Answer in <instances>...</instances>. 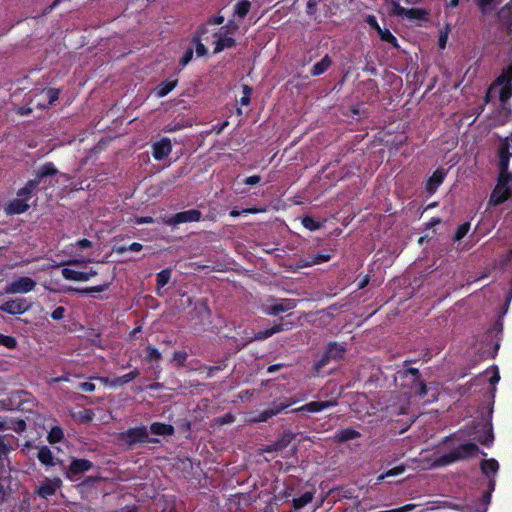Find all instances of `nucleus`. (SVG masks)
I'll return each mask as SVG.
<instances>
[{
    "label": "nucleus",
    "mask_w": 512,
    "mask_h": 512,
    "mask_svg": "<svg viewBox=\"0 0 512 512\" xmlns=\"http://www.w3.org/2000/svg\"><path fill=\"white\" fill-rule=\"evenodd\" d=\"M478 452V447L474 443H465L463 445H460L456 449H454L449 454L443 455L439 458H437L433 463L432 466L434 467H440V466H446L448 464H451L458 460L467 459L469 457H472Z\"/></svg>",
    "instance_id": "obj_2"
},
{
    "label": "nucleus",
    "mask_w": 512,
    "mask_h": 512,
    "mask_svg": "<svg viewBox=\"0 0 512 512\" xmlns=\"http://www.w3.org/2000/svg\"><path fill=\"white\" fill-rule=\"evenodd\" d=\"M313 496H314L313 491H306L300 497L293 499V507L295 509L303 508L304 506H306L307 504H309L312 501Z\"/></svg>",
    "instance_id": "obj_30"
},
{
    "label": "nucleus",
    "mask_w": 512,
    "mask_h": 512,
    "mask_svg": "<svg viewBox=\"0 0 512 512\" xmlns=\"http://www.w3.org/2000/svg\"><path fill=\"white\" fill-rule=\"evenodd\" d=\"M139 374H140L139 370L137 368H134L129 373L113 379L111 382V387H118V386L127 384V383L131 382L132 380H134L135 378H137L139 376Z\"/></svg>",
    "instance_id": "obj_27"
},
{
    "label": "nucleus",
    "mask_w": 512,
    "mask_h": 512,
    "mask_svg": "<svg viewBox=\"0 0 512 512\" xmlns=\"http://www.w3.org/2000/svg\"><path fill=\"white\" fill-rule=\"evenodd\" d=\"M201 218V212L196 209H191L183 212H179L170 217L166 223L171 226H175L181 223L199 221Z\"/></svg>",
    "instance_id": "obj_11"
},
{
    "label": "nucleus",
    "mask_w": 512,
    "mask_h": 512,
    "mask_svg": "<svg viewBox=\"0 0 512 512\" xmlns=\"http://www.w3.org/2000/svg\"><path fill=\"white\" fill-rule=\"evenodd\" d=\"M261 181V177L259 175L249 176L244 180L246 185H256Z\"/></svg>",
    "instance_id": "obj_55"
},
{
    "label": "nucleus",
    "mask_w": 512,
    "mask_h": 512,
    "mask_svg": "<svg viewBox=\"0 0 512 512\" xmlns=\"http://www.w3.org/2000/svg\"><path fill=\"white\" fill-rule=\"evenodd\" d=\"M214 53L217 54L226 48H231L235 45V40L229 36L227 28H220L218 32L214 33Z\"/></svg>",
    "instance_id": "obj_10"
},
{
    "label": "nucleus",
    "mask_w": 512,
    "mask_h": 512,
    "mask_svg": "<svg viewBox=\"0 0 512 512\" xmlns=\"http://www.w3.org/2000/svg\"><path fill=\"white\" fill-rule=\"evenodd\" d=\"M288 405H281L277 408H271V409H267V410H264L263 412H261L258 416L256 417H252L250 418V421L251 422H265L267 421L269 418H271L272 416H275L277 415L278 413H280L283 409H285Z\"/></svg>",
    "instance_id": "obj_24"
},
{
    "label": "nucleus",
    "mask_w": 512,
    "mask_h": 512,
    "mask_svg": "<svg viewBox=\"0 0 512 512\" xmlns=\"http://www.w3.org/2000/svg\"><path fill=\"white\" fill-rule=\"evenodd\" d=\"M505 77V81H509L511 82L512 80V65H510L506 70L505 72L503 73V75Z\"/></svg>",
    "instance_id": "obj_63"
},
{
    "label": "nucleus",
    "mask_w": 512,
    "mask_h": 512,
    "mask_svg": "<svg viewBox=\"0 0 512 512\" xmlns=\"http://www.w3.org/2000/svg\"><path fill=\"white\" fill-rule=\"evenodd\" d=\"M153 222H154L153 218L149 217V216H147V217H136L135 218V223L136 224H151Z\"/></svg>",
    "instance_id": "obj_57"
},
{
    "label": "nucleus",
    "mask_w": 512,
    "mask_h": 512,
    "mask_svg": "<svg viewBox=\"0 0 512 512\" xmlns=\"http://www.w3.org/2000/svg\"><path fill=\"white\" fill-rule=\"evenodd\" d=\"M36 281L30 277L22 276L7 283L4 291L6 294H26L33 291Z\"/></svg>",
    "instance_id": "obj_5"
},
{
    "label": "nucleus",
    "mask_w": 512,
    "mask_h": 512,
    "mask_svg": "<svg viewBox=\"0 0 512 512\" xmlns=\"http://www.w3.org/2000/svg\"><path fill=\"white\" fill-rule=\"evenodd\" d=\"M76 245L81 249H85L91 247L92 243L88 239H81L76 243Z\"/></svg>",
    "instance_id": "obj_60"
},
{
    "label": "nucleus",
    "mask_w": 512,
    "mask_h": 512,
    "mask_svg": "<svg viewBox=\"0 0 512 512\" xmlns=\"http://www.w3.org/2000/svg\"><path fill=\"white\" fill-rule=\"evenodd\" d=\"M57 173V169L52 163L44 164L38 171L36 177L31 181H37V187L42 183L43 179L47 176L54 175Z\"/></svg>",
    "instance_id": "obj_22"
},
{
    "label": "nucleus",
    "mask_w": 512,
    "mask_h": 512,
    "mask_svg": "<svg viewBox=\"0 0 512 512\" xmlns=\"http://www.w3.org/2000/svg\"><path fill=\"white\" fill-rule=\"evenodd\" d=\"M0 345L8 349H14L17 346V341L12 336L0 334Z\"/></svg>",
    "instance_id": "obj_41"
},
{
    "label": "nucleus",
    "mask_w": 512,
    "mask_h": 512,
    "mask_svg": "<svg viewBox=\"0 0 512 512\" xmlns=\"http://www.w3.org/2000/svg\"><path fill=\"white\" fill-rule=\"evenodd\" d=\"M37 191V181H28L26 185L17 192V197L10 201L4 208L8 215L21 214L28 210L29 200Z\"/></svg>",
    "instance_id": "obj_1"
},
{
    "label": "nucleus",
    "mask_w": 512,
    "mask_h": 512,
    "mask_svg": "<svg viewBox=\"0 0 512 512\" xmlns=\"http://www.w3.org/2000/svg\"><path fill=\"white\" fill-rule=\"evenodd\" d=\"M495 0H477V4L483 14L488 13L492 9V4Z\"/></svg>",
    "instance_id": "obj_48"
},
{
    "label": "nucleus",
    "mask_w": 512,
    "mask_h": 512,
    "mask_svg": "<svg viewBox=\"0 0 512 512\" xmlns=\"http://www.w3.org/2000/svg\"><path fill=\"white\" fill-rule=\"evenodd\" d=\"M79 388L84 392H93L95 390V385L91 382H83L79 385Z\"/></svg>",
    "instance_id": "obj_56"
},
{
    "label": "nucleus",
    "mask_w": 512,
    "mask_h": 512,
    "mask_svg": "<svg viewBox=\"0 0 512 512\" xmlns=\"http://www.w3.org/2000/svg\"><path fill=\"white\" fill-rule=\"evenodd\" d=\"M59 97L58 89H46L42 90L38 95H36L31 101L38 108L44 109L48 106L52 105Z\"/></svg>",
    "instance_id": "obj_9"
},
{
    "label": "nucleus",
    "mask_w": 512,
    "mask_h": 512,
    "mask_svg": "<svg viewBox=\"0 0 512 512\" xmlns=\"http://www.w3.org/2000/svg\"><path fill=\"white\" fill-rule=\"evenodd\" d=\"M37 458L45 466L55 465L53 454L47 446H42L39 448Z\"/></svg>",
    "instance_id": "obj_25"
},
{
    "label": "nucleus",
    "mask_w": 512,
    "mask_h": 512,
    "mask_svg": "<svg viewBox=\"0 0 512 512\" xmlns=\"http://www.w3.org/2000/svg\"><path fill=\"white\" fill-rule=\"evenodd\" d=\"M470 229V224L469 223H464L462 225H460L455 233V240L459 241L461 240L469 231Z\"/></svg>",
    "instance_id": "obj_46"
},
{
    "label": "nucleus",
    "mask_w": 512,
    "mask_h": 512,
    "mask_svg": "<svg viewBox=\"0 0 512 512\" xmlns=\"http://www.w3.org/2000/svg\"><path fill=\"white\" fill-rule=\"evenodd\" d=\"M106 287H107V285H99V286H94V287L85 288V289H81V290L70 287L67 290L81 292V293H92V292H102L106 289Z\"/></svg>",
    "instance_id": "obj_44"
},
{
    "label": "nucleus",
    "mask_w": 512,
    "mask_h": 512,
    "mask_svg": "<svg viewBox=\"0 0 512 512\" xmlns=\"http://www.w3.org/2000/svg\"><path fill=\"white\" fill-rule=\"evenodd\" d=\"M417 386L419 395L424 396L427 393L426 385L423 382H419Z\"/></svg>",
    "instance_id": "obj_64"
},
{
    "label": "nucleus",
    "mask_w": 512,
    "mask_h": 512,
    "mask_svg": "<svg viewBox=\"0 0 512 512\" xmlns=\"http://www.w3.org/2000/svg\"><path fill=\"white\" fill-rule=\"evenodd\" d=\"M187 358V354L185 352L176 351L173 354V360L177 361L179 364H183Z\"/></svg>",
    "instance_id": "obj_54"
},
{
    "label": "nucleus",
    "mask_w": 512,
    "mask_h": 512,
    "mask_svg": "<svg viewBox=\"0 0 512 512\" xmlns=\"http://www.w3.org/2000/svg\"><path fill=\"white\" fill-rule=\"evenodd\" d=\"M93 464L89 460L86 459H73L66 475L68 478L72 479L74 475L89 471L92 468Z\"/></svg>",
    "instance_id": "obj_16"
},
{
    "label": "nucleus",
    "mask_w": 512,
    "mask_h": 512,
    "mask_svg": "<svg viewBox=\"0 0 512 512\" xmlns=\"http://www.w3.org/2000/svg\"><path fill=\"white\" fill-rule=\"evenodd\" d=\"M142 248H143L142 244L137 243V242H134L128 246L129 251H132V252H139L142 250Z\"/></svg>",
    "instance_id": "obj_61"
},
{
    "label": "nucleus",
    "mask_w": 512,
    "mask_h": 512,
    "mask_svg": "<svg viewBox=\"0 0 512 512\" xmlns=\"http://www.w3.org/2000/svg\"><path fill=\"white\" fill-rule=\"evenodd\" d=\"M360 437V433L352 428H345L337 432L334 440L337 442H346Z\"/></svg>",
    "instance_id": "obj_26"
},
{
    "label": "nucleus",
    "mask_w": 512,
    "mask_h": 512,
    "mask_svg": "<svg viewBox=\"0 0 512 512\" xmlns=\"http://www.w3.org/2000/svg\"><path fill=\"white\" fill-rule=\"evenodd\" d=\"M62 486V480L59 477H44L35 487L34 493L43 499L54 496Z\"/></svg>",
    "instance_id": "obj_4"
},
{
    "label": "nucleus",
    "mask_w": 512,
    "mask_h": 512,
    "mask_svg": "<svg viewBox=\"0 0 512 512\" xmlns=\"http://www.w3.org/2000/svg\"><path fill=\"white\" fill-rule=\"evenodd\" d=\"M493 439L494 437L491 426H485L484 433L477 437V441L482 445H490Z\"/></svg>",
    "instance_id": "obj_39"
},
{
    "label": "nucleus",
    "mask_w": 512,
    "mask_h": 512,
    "mask_svg": "<svg viewBox=\"0 0 512 512\" xmlns=\"http://www.w3.org/2000/svg\"><path fill=\"white\" fill-rule=\"evenodd\" d=\"M331 65V59L329 56H324L319 62L313 65L311 74L313 76H319L323 74Z\"/></svg>",
    "instance_id": "obj_28"
},
{
    "label": "nucleus",
    "mask_w": 512,
    "mask_h": 512,
    "mask_svg": "<svg viewBox=\"0 0 512 512\" xmlns=\"http://www.w3.org/2000/svg\"><path fill=\"white\" fill-rule=\"evenodd\" d=\"M177 84V81H165L160 83L155 88V94L157 97L161 98L166 96L169 92H171Z\"/></svg>",
    "instance_id": "obj_29"
},
{
    "label": "nucleus",
    "mask_w": 512,
    "mask_h": 512,
    "mask_svg": "<svg viewBox=\"0 0 512 512\" xmlns=\"http://www.w3.org/2000/svg\"><path fill=\"white\" fill-rule=\"evenodd\" d=\"M120 438L129 445L145 442L148 439V430L145 426L131 428L121 433Z\"/></svg>",
    "instance_id": "obj_8"
},
{
    "label": "nucleus",
    "mask_w": 512,
    "mask_h": 512,
    "mask_svg": "<svg viewBox=\"0 0 512 512\" xmlns=\"http://www.w3.org/2000/svg\"><path fill=\"white\" fill-rule=\"evenodd\" d=\"M449 32H450V30H449L448 26H446V28L440 32L439 40H438V45H439L440 49H444L446 47Z\"/></svg>",
    "instance_id": "obj_47"
},
{
    "label": "nucleus",
    "mask_w": 512,
    "mask_h": 512,
    "mask_svg": "<svg viewBox=\"0 0 512 512\" xmlns=\"http://www.w3.org/2000/svg\"><path fill=\"white\" fill-rule=\"evenodd\" d=\"M499 469V464L495 459L484 460L481 463V470L484 474L488 475L490 472L496 473Z\"/></svg>",
    "instance_id": "obj_35"
},
{
    "label": "nucleus",
    "mask_w": 512,
    "mask_h": 512,
    "mask_svg": "<svg viewBox=\"0 0 512 512\" xmlns=\"http://www.w3.org/2000/svg\"><path fill=\"white\" fill-rule=\"evenodd\" d=\"M497 93L501 102H505L512 96V86L509 81H505L504 76H500L497 81L489 88L487 97Z\"/></svg>",
    "instance_id": "obj_7"
},
{
    "label": "nucleus",
    "mask_w": 512,
    "mask_h": 512,
    "mask_svg": "<svg viewBox=\"0 0 512 512\" xmlns=\"http://www.w3.org/2000/svg\"><path fill=\"white\" fill-rule=\"evenodd\" d=\"M329 259H330V255L318 253V254L309 256L308 258L302 260V262H303L304 266H313V265L327 262Z\"/></svg>",
    "instance_id": "obj_31"
},
{
    "label": "nucleus",
    "mask_w": 512,
    "mask_h": 512,
    "mask_svg": "<svg viewBox=\"0 0 512 512\" xmlns=\"http://www.w3.org/2000/svg\"><path fill=\"white\" fill-rule=\"evenodd\" d=\"M295 307V302L294 300H291V299H283L275 304H271V305H266L264 308H263V311L267 314V315H272V316H275V315H278L280 313H283V312H286V311H289L291 309H293Z\"/></svg>",
    "instance_id": "obj_14"
},
{
    "label": "nucleus",
    "mask_w": 512,
    "mask_h": 512,
    "mask_svg": "<svg viewBox=\"0 0 512 512\" xmlns=\"http://www.w3.org/2000/svg\"><path fill=\"white\" fill-rule=\"evenodd\" d=\"M193 57V50L191 48L187 49L184 53V55L182 56L181 60H180V64L182 66H186L192 59Z\"/></svg>",
    "instance_id": "obj_52"
},
{
    "label": "nucleus",
    "mask_w": 512,
    "mask_h": 512,
    "mask_svg": "<svg viewBox=\"0 0 512 512\" xmlns=\"http://www.w3.org/2000/svg\"><path fill=\"white\" fill-rule=\"evenodd\" d=\"M406 10L407 9L402 7L399 3H397V2L392 3V13L394 15L404 17Z\"/></svg>",
    "instance_id": "obj_51"
},
{
    "label": "nucleus",
    "mask_w": 512,
    "mask_h": 512,
    "mask_svg": "<svg viewBox=\"0 0 512 512\" xmlns=\"http://www.w3.org/2000/svg\"><path fill=\"white\" fill-rule=\"evenodd\" d=\"M150 430L155 435L170 436L174 433V427L169 424L155 422L150 426Z\"/></svg>",
    "instance_id": "obj_23"
},
{
    "label": "nucleus",
    "mask_w": 512,
    "mask_h": 512,
    "mask_svg": "<svg viewBox=\"0 0 512 512\" xmlns=\"http://www.w3.org/2000/svg\"><path fill=\"white\" fill-rule=\"evenodd\" d=\"M345 347L343 345L337 343H331L328 345L324 355L322 358L315 363L314 369L316 372H319L322 368H324L331 361H337L344 356Z\"/></svg>",
    "instance_id": "obj_6"
},
{
    "label": "nucleus",
    "mask_w": 512,
    "mask_h": 512,
    "mask_svg": "<svg viewBox=\"0 0 512 512\" xmlns=\"http://www.w3.org/2000/svg\"><path fill=\"white\" fill-rule=\"evenodd\" d=\"M208 32V28L207 26H202L199 31L197 32V36L196 38L194 39V41L196 42V54L197 56L201 57V56H204L206 55L207 53V48L205 47V45L201 42L202 40H205L207 41L208 40V37L205 36V34Z\"/></svg>",
    "instance_id": "obj_21"
},
{
    "label": "nucleus",
    "mask_w": 512,
    "mask_h": 512,
    "mask_svg": "<svg viewBox=\"0 0 512 512\" xmlns=\"http://www.w3.org/2000/svg\"><path fill=\"white\" fill-rule=\"evenodd\" d=\"M93 413L90 410H85L83 415L81 416V420L83 422H88L92 420Z\"/></svg>",
    "instance_id": "obj_62"
},
{
    "label": "nucleus",
    "mask_w": 512,
    "mask_h": 512,
    "mask_svg": "<svg viewBox=\"0 0 512 512\" xmlns=\"http://www.w3.org/2000/svg\"><path fill=\"white\" fill-rule=\"evenodd\" d=\"M445 175L446 173L443 169H438L428 179L426 183V189L430 194L434 193L437 190L439 185L443 182Z\"/></svg>",
    "instance_id": "obj_19"
},
{
    "label": "nucleus",
    "mask_w": 512,
    "mask_h": 512,
    "mask_svg": "<svg viewBox=\"0 0 512 512\" xmlns=\"http://www.w3.org/2000/svg\"><path fill=\"white\" fill-rule=\"evenodd\" d=\"M64 314H65V308L64 307H57L52 313H51V317L52 319L54 320H61L63 319L64 317Z\"/></svg>",
    "instance_id": "obj_53"
},
{
    "label": "nucleus",
    "mask_w": 512,
    "mask_h": 512,
    "mask_svg": "<svg viewBox=\"0 0 512 512\" xmlns=\"http://www.w3.org/2000/svg\"><path fill=\"white\" fill-rule=\"evenodd\" d=\"M223 21H224V17H223V16L218 15V16H215V17H213V18L209 19L208 24H206L205 26H207V27H208V25H209V24H212V25H220V24H222V23H223Z\"/></svg>",
    "instance_id": "obj_58"
},
{
    "label": "nucleus",
    "mask_w": 512,
    "mask_h": 512,
    "mask_svg": "<svg viewBox=\"0 0 512 512\" xmlns=\"http://www.w3.org/2000/svg\"><path fill=\"white\" fill-rule=\"evenodd\" d=\"M499 17L503 22L512 24V0L500 10Z\"/></svg>",
    "instance_id": "obj_37"
},
{
    "label": "nucleus",
    "mask_w": 512,
    "mask_h": 512,
    "mask_svg": "<svg viewBox=\"0 0 512 512\" xmlns=\"http://www.w3.org/2000/svg\"><path fill=\"white\" fill-rule=\"evenodd\" d=\"M316 10V0H309L307 2V13L312 15Z\"/></svg>",
    "instance_id": "obj_59"
},
{
    "label": "nucleus",
    "mask_w": 512,
    "mask_h": 512,
    "mask_svg": "<svg viewBox=\"0 0 512 512\" xmlns=\"http://www.w3.org/2000/svg\"><path fill=\"white\" fill-rule=\"evenodd\" d=\"M512 157V148L509 138H505L499 148V170L500 173L511 174L508 171L509 158Z\"/></svg>",
    "instance_id": "obj_12"
},
{
    "label": "nucleus",
    "mask_w": 512,
    "mask_h": 512,
    "mask_svg": "<svg viewBox=\"0 0 512 512\" xmlns=\"http://www.w3.org/2000/svg\"><path fill=\"white\" fill-rule=\"evenodd\" d=\"M106 287H107V285H99V286H94V287L85 288V289H81V290L70 287L67 290L81 292V293H92V292H102L106 289Z\"/></svg>",
    "instance_id": "obj_45"
},
{
    "label": "nucleus",
    "mask_w": 512,
    "mask_h": 512,
    "mask_svg": "<svg viewBox=\"0 0 512 512\" xmlns=\"http://www.w3.org/2000/svg\"><path fill=\"white\" fill-rule=\"evenodd\" d=\"M426 16L427 12L419 8L407 9L404 15V17H406L409 20H425Z\"/></svg>",
    "instance_id": "obj_33"
},
{
    "label": "nucleus",
    "mask_w": 512,
    "mask_h": 512,
    "mask_svg": "<svg viewBox=\"0 0 512 512\" xmlns=\"http://www.w3.org/2000/svg\"><path fill=\"white\" fill-rule=\"evenodd\" d=\"M294 439V434L291 432L284 433L282 437L273 445V450H281L287 447Z\"/></svg>",
    "instance_id": "obj_36"
},
{
    "label": "nucleus",
    "mask_w": 512,
    "mask_h": 512,
    "mask_svg": "<svg viewBox=\"0 0 512 512\" xmlns=\"http://www.w3.org/2000/svg\"><path fill=\"white\" fill-rule=\"evenodd\" d=\"M250 10V3L248 1H241L235 5V13L239 17H244Z\"/></svg>",
    "instance_id": "obj_40"
},
{
    "label": "nucleus",
    "mask_w": 512,
    "mask_h": 512,
    "mask_svg": "<svg viewBox=\"0 0 512 512\" xmlns=\"http://www.w3.org/2000/svg\"><path fill=\"white\" fill-rule=\"evenodd\" d=\"M0 310L8 314L16 315L25 312L27 310V306L25 300L13 299L0 305Z\"/></svg>",
    "instance_id": "obj_18"
},
{
    "label": "nucleus",
    "mask_w": 512,
    "mask_h": 512,
    "mask_svg": "<svg viewBox=\"0 0 512 512\" xmlns=\"http://www.w3.org/2000/svg\"><path fill=\"white\" fill-rule=\"evenodd\" d=\"M302 224L306 229L310 231H315L320 228V224L310 217L303 218Z\"/></svg>",
    "instance_id": "obj_43"
},
{
    "label": "nucleus",
    "mask_w": 512,
    "mask_h": 512,
    "mask_svg": "<svg viewBox=\"0 0 512 512\" xmlns=\"http://www.w3.org/2000/svg\"><path fill=\"white\" fill-rule=\"evenodd\" d=\"M171 279V270L164 269L157 274V285L156 290L157 293L160 294V290L170 281Z\"/></svg>",
    "instance_id": "obj_32"
},
{
    "label": "nucleus",
    "mask_w": 512,
    "mask_h": 512,
    "mask_svg": "<svg viewBox=\"0 0 512 512\" xmlns=\"http://www.w3.org/2000/svg\"><path fill=\"white\" fill-rule=\"evenodd\" d=\"M172 151V145L169 138H162L153 145V157L156 160H163Z\"/></svg>",
    "instance_id": "obj_17"
},
{
    "label": "nucleus",
    "mask_w": 512,
    "mask_h": 512,
    "mask_svg": "<svg viewBox=\"0 0 512 512\" xmlns=\"http://www.w3.org/2000/svg\"><path fill=\"white\" fill-rule=\"evenodd\" d=\"M147 360L149 361H159L161 359V353L153 346H147Z\"/></svg>",
    "instance_id": "obj_42"
},
{
    "label": "nucleus",
    "mask_w": 512,
    "mask_h": 512,
    "mask_svg": "<svg viewBox=\"0 0 512 512\" xmlns=\"http://www.w3.org/2000/svg\"><path fill=\"white\" fill-rule=\"evenodd\" d=\"M64 436L63 430L59 426L53 427L48 434V441L50 444L58 443Z\"/></svg>",
    "instance_id": "obj_38"
},
{
    "label": "nucleus",
    "mask_w": 512,
    "mask_h": 512,
    "mask_svg": "<svg viewBox=\"0 0 512 512\" xmlns=\"http://www.w3.org/2000/svg\"><path fill=\"white\" fill-rule=\"evenodd\" d=\"M337 405V402L335 400H329V401H313L310 403H307L297 409H295V412H308V413H316L320 412L322 410L334 407Z\"/></svg>",
    "instance_id": "obj_15"
},
{
    "label": "nucleus",
    "mask_w": 512,
    "mask_h": 512,
    "mask_svg": "<svg viewBox=\"0 0 512 512\" xmlns=\"http://www.w3.org/2000/svg\"><path fill=\"white\" fill-rule=\"evenodd\" d=\"M289 327L287 326V324H276L274 325L273 327L269 328V329H265V330H262V331H259L257 332L253 339L254 340H258V341H262V340H265L269 337H271L272 335L276 334V333H279V332H282V331H285V330H288Z\"/></svg>",
    "instance_id": "obj_20"
},
{
    "label": "nucleus",
    "mask_w": 512,
    "mask_h": 512,
    "mask_svg": "<svg viewBox=\"0 0 512 512\" xmlns=\"http://www.w3.org/2000/svg\"><path fill=\"white\" fill-rule=\"evenodd\" d=\"M377 33L382 41L388 42L394 47L398 46L396 37L388 29H382L380 26H377Z\"/></svg>",
    "instance_id": "obj_34"
},
{
    "label": "nucleus",
    "mask_w": 512,
    "mask_h": 512,
    "mask_svg": "<svg viewBox=\"0 0 512 512\" xmlns=\"http://www.w3.org/2000/svg\"><path fill=\"white\" fill-rule=\"evenodd\" d=\"M512 198V174L499 173L498 183L491 193L489 205H499Z\"/></svg>",
    "instance_id": "obj_3"
},
{
    "label": "nucleus",
    "mask_w": 512,
    "mask_h": 512,
    "mask_svg": "<svg viewBox=\"0 0 512 512\" xmlns=\"http://www.w3.org/2000/svg\"><path fill=\"white\" fill-rule=\"evenodd\" d=\"M97 275V271L90 268L88 271L82 272L70 268L62 269V276L67 280L85 282Z\"/></svg>",
    "instance_id": "obj_13"
},
{
    "label": "nucleus",
    "mask_w": 512,
    "mask_h": 512,
    "mask_svg": "<svg viewBox=\"0 0 512 512\" xmlns=\"http://www.w3.org/2000/svg\"><path fill=\"white\" fill-rule=\"evenodd\" d=\"M251 88L247 85L243 86V96L240 99L242 105H248L250 103Z\"/></svg>",
    "instance_id": "obj_49"
},
{
    "label": "nucleus",
    "mask_w": 512,
    "mask_h": 512,
    "mask_svg": "<svg viewBox=\"0 0 512 512\" xmlns=\"http://www.w3.org/2000/svg\"><path fill=\"white\" fill-rule=\"evenodd\" d=\"M406 470V467L404 465H399L397 467H394L388 471L385 472V476H398L402 473H404Z\"/></svg>",
    "instance_id": "obj_50"
}]
</instances>
